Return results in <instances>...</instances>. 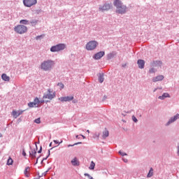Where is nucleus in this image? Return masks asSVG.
I'll return each mask as SVG.
<instances>
[{"mask_svg": "<svg viewBox=\"0 0 179 179\" xmlns=\"http://www.w3.org/2000/svg\"><path fill=\"white\" fill-rule=\"evenodd\" d=\"M113 5L116 7L117 13L122 14L127 12V6H124L121 1L115 0L113 2Z\"/></svg>", "mask_w": 179, "mask_h": 179, "instance_id": "nucleus-1", "label": "nucleus"}, {"mask_svg": "<svg viewBox=\"0 0 179 179\" xmlns=\"http://www.w3.org/2000/svg\"><path fill=\"white\" fill-rule=\"evenodd\" d=\"M55 65V63L52 60H46L41 63V69L43 71H51L52 69V66Z\"/></svg>", "mask_w": 179, "mask_h": 179, "instance_id": "nucleus-2", "label": "nucleus"}, {"mask_svg": "<svg viewBox=\"0 0 179 179\" xmlns=\"http://www.w3.org/2000/svg\"><path fill=\"white\" fill-rule=\"evenodd\" d=\"M55 92L51 89H48L47 92L44 94L43 99L46 103H48L53 99H55Z\"/></svg>", "mask_w": 179, "mask_h": 179, "instance_id": "nucleus-3", "label": "nucleus"}, {"mask_svg": "<svg viewBox=\"0 0 179 179\" xmlns=\"http://www.w3.org/2000/svg\"><path fill=\"white\" fill-rule=\"evenodd\" d=\"M66 48V45L64 43H60L56 45H53L50 48L51 52H59V51H62Z\"/></svg>", "mask_w": 179, "mask_h": 179, "instance_id": "nucleus-4", "label": "nucleus"}, {"mask_svg": "<svg viewBox=\"0 0 179 179\" xmlns=\"http://www.w3.org/2000/svg\"><path fill=\"white\" fill-rule=\"evenodd\" d=\"M97 45H99V43H97V41H91L87 43L85 48L87 51H93Z\"/></svg>", "mask_w": 179, "mask_h": 179, "instance_id": "nucleus-5", "label": "nucleus"}, {"mask_svg": "<svg viewBox=\"0 0 179 179\" xmlns=\"http://www.w3.org/2000/svg\"><path fill=\"white\" fill-rule=\"evenodd\" d=\"M151 68L149 70V73H155L156 72V69L155 68H160L162 66V62L160 61H156V62H152L151 63Z\"/></svg>", "mask_w": 179, "mask_h": 179, "instance_id": "nucleus-6", "label": "nucleus"}, {"mask_svg": "<svg viewBox=\"0 0 179 179\" xmlns=\"http://www.w3.org/2000/svg\"><path fill=\"white\" fill-rule=\"evenodd\" d=\"M14 30L18 34H23L27 31V27L24 25H17L14 28Z\"/></svg>", "mask_w": 179, "mask_h": 179, "instance_id": "nucleus-7", "label": "nucleus"}, {"mask_svg": "<svg viewBox=\"0 0 179 179\" xmlns=\"http://www.w3.org/2000/svg\"><path fill=\"white\" fill-rule=\"evenodd\" d=\"M23 3L27 8H31L37 3V0H23Z\"/></svg>", "mask_w": 179, "mask_h": 179, "instance_id": "nucleus-8", "label": "nucleus"}, {"mask_svg": "<svg viewBox=\"0 0 179 179\" xmlns=\"http://www.w3.org/2000/svg\"><path fill=\"white\" fill-rule=\"evenodd\" d=\"M73 99V96H62L59 98V100H60V101H72Z\"/></svg>", "mask_w": 179, "mask_h": 179, "instance_id": "nucleus-9", "label": "nucleus"}, {"mask_svg": "<svg viewBox=\"0 0 179 179\" xmlns=\"http://www.w3.org/2000/svg\"><path fill=\"white\" fill-rule=\"evenodd\" d=\"M112 6H111L109 3L104 4L103 6H102L101 7L99 8V10H108L111 9Z\"/></svg>", "mask_w": 179, "mask_h": 179, "instance_id": "nucleus-10", "label": "nucleus"}, {"mask_svg": "<svg viewBox=\"0 0 179 179\" xmlns=\"http://www.w3.org/2000/svg\"><path fill=\"white\" fill-rule=\"evenodd\" d=\"M137 64H138V68L140 69H143V68H145V60L138 59V62H137Z\"/></svg>", "mask_w": 179, "mask_h": 179, "instance_id": "nucleus-11", "label": "nucleus"}, {"mask_svg": "<svg viewBox=\"0 0 179 179\" xmlns=\"http://www.w3.org/2000/svg\"><path fill=\"white\" fill-rule=\"evenodd\" d=\"M104 54L105 52L103 51L97 52L96 54H95L94 58V59H100V58H102V57H104Z\"/></svg>", "mask_w": 179, "mask_h": 179, "instance_id": "nucleus-12", "label": "nucleus"}, {"mask_svg": "<svg viewBox=\"0 0 179 179\" xmlns=\"http://www.w3.org/2000/svg\"><path fill=\"white\" fill-rule=\"evenodd\" d=\"M178 118H179V114H176L173 117H171L169 120V121L168 122L166 125H170V124H171V122H174V121H177V120H178Z\"/></svg>", "mask_w": 179, "mask_h": 179, "instance_id": "nucleus-13", "label": "nucleus"}, {"mask_svg": "<svg viewBox=\"0 0 179 179\" xmlns=\"http://www.w3.org/2000/svg\"><path fill=\"white\" fill-rule=\"evenodd\" d=\"M164 79V76L159 75L157 77L152 78V82H159V80H163Z\"/></svg>", "mask_w": 179, "mask_h": 179, "instance_id": "nucleus-14", "label": "nucleus"}, {"mask_svg": "<svg viewBox=\"0 0 179 179\" xmlns=\"http://www.w3.org/2000/svg\"><path fill=\"white\" fill-rule=\"evenodd\" d=\"M24 176L27 178L30 177V167L27 166L24 171Z\"/></svg>", "mask_w": 179, "mask_h": 179, "instance_id": "nucleus-15", "label": "nucleus"}, {"mask_svg": "<svg viewBox=\"0 0 179 179\" xmlns=\"http://www.w3.org/2000/svg\"><path fill=\"white\" fill-rule=\"evenodd\" d=\"M23 113V111H15V110H13L12 112V115L13 117H14V118H17V117H19V115H20V114H22Z\"/></svg>", "mask_w": 179, "mask_h": 179, "instance_id": "nucleus-16", "label": "nucleus"}, {"mask_svg": "<svg viewBox=\"0 0 179 179\" xmlns=\"http://www.w3.org/2000/svg\"><path fill=\"white\" fill-rule=\"evenodd\" d=\"M36 155H37V151H36V149H33L31 151H29V156H31L32 159H35Z\"/></svg>", "mask_w": 179, "mask_h": 179, "instance_id": "nucleus-17", "label": "nucleus"}, {"mask_svg": "<svg viewBox=\"0 0 179 179\" xmlns=\"http://www.w3.org/2000/svg\"><path fill=\"white\" fill-rule=\"evenodd\" d=\"M1 78L5 82H9V80H10V78L9 76H8V75H6V73L2 74Z\"/></svg>", "mask_w": 179, "mask_h": 179, "instance_id": "nucleus-18", "label": "nucleus"}, {"mask_svg": "<svg viewBox=\"0 0 179 179\" xmlns=\"http://www.w3.org/2000/svg\"><path fill=\"white\" fill-rule=\"evenodd\" d=\"M71 164L73 166H79V161L78 160V158L75 157L71 160Z\"/></svg>", "mask_w": 179, "mask_h": 179, "instance_id": "nucleus-19", "label": "nucleus"}, {"mask_svg": "<svg viewBox=\"0 0 179 179\" xmlns=\"http://www.w3.org/2000/svg\"><path fill=\"white\" fill-rule=\"evenodd\" d=\"M108 135H110L108 130H107V129H105V130L103 131L102 137L103 138V139H106V138H107Z\"/></svg>", "mask_w": 179, "mask_h": 179, "instance_id": "nucleus-20", "label": "nucleus"}, {"mask_svg": "<svg viewBox=\"0 0 179 179\" xmlns=\"http://www.w3.org/2000/svg\"><path fill=\"white\" fill-rule=\"evenodd\" d=\"M166 97H170V95L169 94V93H164L162 96H159V99L160 100H164Z\"/></svg>", "mask_w": 179, "mask_h": 179, "instance_id": "nucleus-21", "label": "nucleus"}, {"mask_svg": "<svg viewBox=\"0 0 179 179\" xmlns=\"http://www.w3.org/2000/svg\"><path fill=\"white\" fill-rule=\"evenodd\" d=\"M99 81L100 83H103L104 82V74L100 73L99 76Z\"/></svg>", "mask_w": 179, "mask_h": 179, "instance_id": "nucleus-22", "label": "nucleus"}, {"mask_svg": "<svg viewBox=\"0 0 179 179\" xmlns=\"http://www.w3.org/2000/svg\"><path fill=\"white\" fill-rule=\"evenodd\" d=\"M13 164V159L11 157H9L7 161V166H12Z\"/></svg>", "mask_w": 179, "mask_h": 179, "instance_id": "nucleus-23", "label": "nucleus"}, {"mask_svg": "<svg viewBox=\"0 0 179 179\" xmlns=\"http://www.w3.org/2000/svg\"><path fill=\"white\" fill-rule=\"evenodd\" d=\"M96 166V164L94 163L93 161L91 162L90 166L89 167L90 170H94V167Z\"/></svg>", "mask_w": 179, "mask_h": 179, "instance_id": "nucleus-24", "label": "nucleus"}, {"mask_svg": "<svg viewBox=\"0 0 179 179\" xmlns=\"http://www.w3.org/2000/svg\"><path fill=\"white\" fill-rule=\"evenodd\" d=\"M20 23H21V24H29V21L27 20H22L20 21Z\"/></svg>", "mask_w": 179, "mask_h": 179, "instance_id": "nucleus-25", "label": "nucleus"}, {"mask_svg": "<svg viewBox=\"0 0 179 179\" xmlns=\"http://www.w3.org/2000/svg\"><path fill=\"white\" fill-rule=\"evenodd\" d=\"M29 107L33 108V107H38L36 104L34 102H30L28 103Z\"/></svg>", "mask_w": 179, "mask_h": 179, "instance_id": "nucleus-26", "label": "nucleus"}, {"mask_svg": "<svg viewBox=\"0 0 179 179\" xmlns=\"http://www.w3.org/2000/svg\"><path fill=\"white\" fill-rule=\"evenodd\" d=\"M34 103L38 107V104H40V99H38V98H35Z\"/></svg>", "mask_w": 179, "mask_h": 179, "instance_id": "nucleus-27", "label": "nucleus"}, {"mask_svg": "<svg viewBox=\"0 0 179 179\" xmlns=\"http://www.w3.org/2000/svg\"><path fill=\"white\" fill-rule=\"evenodd\" d=\"M152 176H153V169L151 168L148 174V177H152Z\"/></svg>", "mask_w": 179, "mask_h": 179, "instance_id": "nucleus-28", "label": "nucleus"}, {"mask_svg": "<svg viewBox=\"0 0 179 179\" xmlns=\"http://www.w3.org/2000/svg\"><path fill=\"white\" fill-rule=\"evenodd\" d=\"M34 122H35L36 124H40V123L41 122V119L40 117H38V118H37V119H36V120H34Z\"/></svg>", "mask_w": 179, "mask_h": 179, "instance_id": "nucleus-29", "label": "nucleus"}, {"mask_svg": "<svg viewBox=\"0 0 179 179\" xmlns=\"http://www.w3.org/2000/svg\"><path fill=\"white\" fill-rule=\"evenodd\" d=\"M80 144H82V142L76 143H74L73 145H69L68 148H71V146H75L76 145H80Z\"/></svg>", "mask_w": 179, "mask_h": 179, "instance_id": "nucleus-30", "label": "nucleus"}, {"mask_svg": "<svg viewBox=\"0 0 179 179\" xmlns=\"http://www.w3.org/2000/svg\"><path fill=\"white\" fill-rule=\"evenodd\" d=\"M57 85L59 86L60 89H64V84L62 83H59L57 84Z\"/></svg>", "mask_w": 179, "mask_h": 179, "instance_id": "nucleus-31", "label": "nucleus"}, {"mask_svg": "<svg viewBox=\"0 0 179 179\" xmlns=\"http://www.w3.org/2000/svg\"><path fill=\"white\" fill-rule=\"evenodd\" d=\"M119 153L121 156H127V153H125L122 151H119Z\"/></svg>", "mask_w": 179, "mask_h": 179, "instance_id": "nucleus-32", "label": "nucleus"}, {"mask_svg": "<svg viewBox=\"0 0 179 179\" xmlns=\"http://www.w3.org/2000/svg\"><path fill=\"white\" fill-rule=\"evenodd\" d=\"M132 120L134 122H138V119L135 116H132Z\"/></svg>", "mask_w": 179, "mask_h": 179, "instance_id": "nucleus-33", "label": "nucleus"}, {"mask_svg": "<svg viewBox=\"0 0 179 179\" xmlns=\"http://www.w3.org/2000/svg\"><path fill=\"white\" fill-rule=\"evenodd\" d=\"M84 176L85 177H88L89 178H90V177H92V176H90V175L89 173H85Z\"/></svg>", "mask_w": 179, "mask_h": 179, "instance_id": "nucleus-34", "label": "nucleus"}, {"mask_svg": "<svg viewBox=\"0 0 179 179\" xmlns=\"http://www.w3.org/2000/svg\"><path fill=\"white\" fill-rule=\"evenodd\" d=\"M22 155L26 156V151L24 150H22Z\"/></svg>", "mask_w": 179, "mask_h": 179, "instance_id": "nucleus-35", "label": "nucleus"}, {"mask_svg": "<svg viewBox=\"0 0 179 179\" xmlns=\"http://www.w3.org/2000/svg\"><path fill=\"white\" fill-rule=\"evenodd\" d=\"M42 148L41 147L40 150L38 151V153H41Z\"/></svg>", "mask_w": 179, "mask_h": 179, "instance_id": "nucleus-36", "label": "nucleus"}, {"mask_svg": "<svg viewBox=\"0 0 179 179\" xmlns=\"http://www.w3.org/2000/svg\"><path fill=\"white\" fill-rule=\"evenodd\" d=\"M40 37H43V36H36V40H38V38H40Z\"/></svg>", "mask_w": 179, "mask_h": 179, "instance_id": "nucleus-37", "label": "nucleus"}, {"mask_svg": "<svg viewBox=\"0 0 179 179\" xmlns=\"http://www.w3.org/2000/svg\"><path fill=\"white\" fill-rule=\"evenodd\" d=\"M177 154H178V156H179V145L178 146V152H177Z\"/></svg>", "mask_w": 179, "mask_h": 179, "instance_id": "nucleus-38", "label": "nucleus"}, {"mask_svg": "<svg viewBox=\"0 0 179 179\" xmlns=\"http://www.w3.org/2000/svg\"><path fill=\"white\" fill-rule=\"evenodd\" d=\"M54 142H55V143H59V142L57 140H55Z\"/></svg>", "mask_w": 179, "mask_h": 179, "instance_id": "nucleus-39", "label": "nucleus"}, {"mask_svg": "<svg viewBox=\"0 0 179 179\" xmlns=\"http://www.w3.org/2000/svg\"><path fill=\"white\" fill-rule=\"evenodd\" d=\"M96 136L97 138H99V137L100 136V134H96Z\"/></svg>", "mask_w": 179, "mask_h": 179, "instance_id": "nucleus-40", "label": "nucleus"}, {"mask_svg": "<svg viewBox=\"0 0 179 179\" xmlns=\"http://www.w3.org/2000/svg\"><path fill=\"white\" fill-rule=\"evenodd\" d=\"M124 162H125V163H127V162H128V160L127 159H124Z\"/></svg>", "mask_w": 179, "mask_h": 179, "instance_id": "nucleus-41", "label": "nucleus"}, {"mask_svg": "<svg viewBox=\"0 0 179 179\" xmlns=\"http://www.w3.org/2000/svg\"><path fill=\"white\" fill-rule=\"evenodd\" d=\"M36 163H38V158H37Z\"/></svg>", "mask_w": 179, "mask_h": 179, "instance_id": "nucleus-42", "label": "nucleus"}, {"mask_svg": "<svg viewBox=\"0 0 179 179\" xmlns=\"http://www.w3.org/2000/svg\"><path fill=\"white\" fill-rule=\"evenodd\" d=\"M82 136H83V139H85V138H86V137H85V136H83V135H82Z\"/></svg>", "mask_w": 179, "mask_h": 179, "instance_id": "nucleus-43", "label": "nucleus"}, {"mask_svg": "<svg viewBox=\"0 0 179 179\" xmlns=\"http://www.w3.org/2000/svg\"><path fill=\"white\" fill-rule=\"evenodd\" d=\"M76 138L78 139V138H79V136H76Z\"/></svg>", "mask_w": 179, "mask_h": 179, "instance_id": "nucleus-44", "label": "nucleus"}, {"mask_svg": "<svg viewBox=\"0 0 179 179\" xmlns=\"http://www.w3.org/2000/svg\"><path fill=\"white\" fill-rule=\"evenodd\" d=\"M87 132H88V134H89L90 131L89 130H87Z\"/></svg>", "mask_w": 179, "mask_h": 179, "instance_id": "nucleus-45", "label": "nucleus"}, {"mask_svg": "<svg viewBox=\"0 0 179 179\" xmlns=\"http://www.w3.org/2000/svg\"><path fill=\"white\" fill-rule=\"evenodd\" d=\"M1 136H2V134H0V138H1Z\"/></svg>", "mask_w": 179, "mask_h": 179, "instance_id": "nucleus-46", "label": "nucleus"}, {"mask_svg": "<svg viewBox=\"0 0 179 179\" xmlns=\"http://www.w3.org/2000/svg\"><path fill=\"white\" fill-rule=\"evenodd\" d=\"M48 153H49V155H50V150H48Z\"/></svg>", "mask_w": 179, "mask_h": 179, "instance_id": "nucleus-47", "label": "nucleus"}, {"mask_svg": "<svg viewBox=\"0 0 179 179\" xmlns=\"http://www.w3.org/2000/svg\"><path fill=\"white\" fill-rule=\"evenodd\" d=\"M31 23H34V22H31Z\"/></svg>", "mask_w": 179, "mask_h": 179, "instance_id": "nucleus-48", "label": "nucleus"}, {"mask_svg": "<svg viewBox=\"0 0 179 179\" xmlns=\"http://www.w3.org/2000/svg\"><path fill=\"white\" fill-rule=\"evenodd\" d=\"M50 146H51V143L50 144Z\"/></svg>", "mask_w": 179, "mask_h": 179, "instance_id": "nucleus-49", "label": "nucleus"}, {"mask_svg": "<svg viewBox=\"0 0 179 179\" xmlns=\"http://www.w3.org/2000/svg\"><path fill=\"white\" fill-rule=\"evenodd\" d=\"M178 41H179V40H178Z\"/></svg>", "mask_w": 179, "mask_h": 179, "instance_id": "nucleus-50", "label": "nucleus"}]
</instances>
